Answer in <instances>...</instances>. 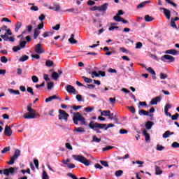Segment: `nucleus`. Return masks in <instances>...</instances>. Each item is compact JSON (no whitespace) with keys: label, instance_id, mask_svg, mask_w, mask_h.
Listing matches in <instances>:
<instances>
[{"label":"nucleus","instance_id":"nucleus-1","mask_svg":"<svg viewBox=\"0 0 179 179\" xmlns=\"http://www.w3.org/2000/svg\"><path fill=\"white\" fill-rule=\"evenodd\" d=\"M32 104L30 103L27 106V113H24L23 117L24 119H34L36 118V110L31 108Z\"/></svg>","mask_w":179,"mask_h":179},{"label":"nucleus","instance_id":"nucleus-2","mask_svg":"<svg viewBox=\"0 0 179 179\" xmlns=\"http://www.w3.org/2000/svg\"><path fill=\"white\" fill-rule=\"evenodd\" d=\"M73 124H76V125L78 124V122H80L81 124L86 125L85 119L80 113L74 114L73 117Z\"/></svg>","mask_w":179,"mask_h":179},{"label":"nucleus","instance_id":"nucleus-3","mask_svg":"<svg viewBox=\"0 0 179 179\" xmlns=\"http://www.w3.org/2000/svg\"><path fill=\"white\" fill-rule=\"evenodd\" d=\"M72 157L74 160L80 163H83L86 166H89L90 165L91 162L89 159H86L83 155H73Z\"/></svg>","mask_w":179,"mask_h":179},{"label":"nucleus","instance_id":"nucleus-4","mask_svg":"<svg viewBox=\"0 0 179 179\" xmlns=\"http://www.w3.org/2000/svg\"><path fill=\"white\" fill-rule=\"evenodd\" d=\"M89 126L92 129L95 130V128L103 129L106 127V124H99L98 122H94V121H91Z\"/></svg>","mask_w":179,"mask_h":179},{"label":"nucleus","instance_id":"nucleus-5","mask_svg":"<svg viewBox=\"0 0 179 179\" xmlns=\"http://www.w3.org/2000/svg\"><path fill=\"white\" fill-rule=\"evenodd\" d=\"M59 120H64L65 122L68 121V118L69 117V115L68 113H66V111L59 109V115H58Z\"/></svg>","mask_w":179,"mask_h":179},{"label":"nucleus","instance_id":"nucleus-6","mask_svg":"<svg viewBox=\"0 0 179 179\" xmlns=\"http://www.w3.org/2000/svg\"><path fill=\"white\" fill-rule=\"evenodd\" d=\"M161 59L164 62H167L166 60H168V62H169V63L174 62L175 60H176V59L173 56H170V55H165L162 56Z\"/></svg>","mask_w":179,"mask_h":179},{"label":"nucleus","instance_id":"nucleus-7","mask_svg":"<svg viewBox=\"0 0 179 179\" xmlns=\"http://www.w3.org/2000/svg\"><path fill=\"white\" fill-rule=\"evenodd\" d=\"M34 50L36 54H44L45 50L41 43H37L34 47Z\"/></svg>","mask_w":179,"mask_h":179},{"label":"nucleus","instance_id":"nucleus-8","mask_svg":"<svg viewBox=\"0 0 179 179\" xmlns=\"http://www.w3.org/2000/svg\"><path fill=\"white\" fill-rule=\"evenodd\" d=\"M109 3H104L101 6H99L98 12L105 14L107 9H108Z\"/></svg>","mask_w":179,"mask_h":179},{"label":"nucleus","instance_id":"nucleus-9","mask_svg":"<svg viewBox=\"0 0 179 179\" xmlns=\"http://www.w3.org/2000/svg\"><path fill=\"white\" fill-rule=\"evenodd\" d=\"M162 101V96H157L154 99H152V100L150 102V104L151 106H156L158 103L161 102Z\"/></svg>","mask_w":179,"mask_h":179},{"label":"nucleus","instance_id":"nucleus-10","mask_svg":"<svg viewBox=\"0 0 179 179\" xmlns=\"http://www.w3.org/2000/svg\"><path fill=\"white\" fill-rule=\"evenodd\" d=\"M32 29H33L32 25H31V24L28 25V26L27 27V30L24 31L22 32V34L21 35H20L19 36H17V37H19V38H23V37H24V34H27L28 32H29V33H31V31H32Z\"/></svg>","mask_w":179,"mask_h":179},{"label":"nucleus","instance_id":"nucleus-11","mask_svg":"<svg viewBox=\"0 0 179 179\" xmlns=\"http://www.w3.org/2000/svg\"><path fill=\"white\" fill-rule=\"evenodd\" d=\"M13 134L12 129L10 127L6 126L5 130H4V134L6 136H11Z\"/></svg>","mask_w":179,"mask_h":179},{"label":"nucleus","instance_id":"nucleus-12","mask_svg":"<svg viewBox=\"0 0 179 179\" xmlns=\"http://www.w3.org/2000/svg\"><path fill=\"white\" fill-rule=\"evenodd\" d=\"M66 90L67 92L70 93V94H76V89L74 88L73 86H71L70 85L66 86Z\"/></svg>","mask_w":179,"mask_h":179},{"label":"nucleus","instance_id":"nucleus-13","mask_svg":"<svg viewBox=\"0 0 179 179\" xmlns=\"http://www.w3.org/2000/svg\"><path fill=\"white\" fill-rule=\"evenodd\" d=\"M160 9L164 10V15H165L166 18L168 20H170V17H171L170 11L164 8H161Z\"/></svg>","mask_w":179,"mask_h":179},{"label":"nucleus","instance_id":"nucleus-14","mask_svg":"<svg viewBox=\"0 0 179 179\" xmlns=\"http://www.w3.org/2000/svg\"><path fill=\"white\" fill-rule=\"evenodd\" d=\"M118 29H119V27L117 26V24H116V23H112V24H110V26L109 28H108V30H109L110 31H114V30L117 31Z\"/></svg>","mask_w":179,"mask_h":179},{"label":"nucleus","instance_id":"nucleus-15","mask_svg":"<svg viewBox=\"0 0 179 179\" xmlns=\"http://www.w3.org/2000/svg\"><path fill=\"white\" fill-rule=\"evenodd\" d=\"M155 174L156 176H161L163 173V171H162L160 166L155 165Z\"/></svg>","mask_w":179,"mask_h":179},{"label":"nucleus","instance_id":"nucleus-16","mask_svg":"<svg viewBox=\"0 0 179 179\" xmlns=\"http://www.w3.org/2000/svg\"><path fill=\"white\" fill-rule=\"evenodd\" d=\"M150 3V1H143L141 3L138 4L136 8L137 9H141V8H144L147 3Z\"/></svg>","mask_w":179,"mask_h":179},{"label":"nucleus","instance_id":"nucleus-17","mask_svg":"<svg viewBox=\"0 0 179 179\" xmlns=\"http://www.w3.org/2000/svg\"><path fill=\"white\" fill-rule=\"evenodd\" d=\"M8 91L11 94L20 95V94L19 90H14V89H12V88H10L9 90H8Z\"/></svg>","mask_w":179,"mask_h":179},{"label":"nucleus","instance_id":"nucleus-18","mask_svg":"<svg viewBox=\"0 0 179 179\" xmlns=\"http://www.w3.org/2000/svg\"><path fill=\"white\" fill-rule=\"evenodd\" d=\"M58 96L57 95H52L51 96H50L49 98H46L45 101V103H48L50 101H52L54 99H58Z\"/></svg>","mask_w":179,"mask_h":179},{"label":"nucleus","instance_id":"nucleus-19","mask_svg":"<svg viewBox=\"0 0 179 179\" xmlns=\"http://www.w3.org/2000/svg\"><path fill=\"white\" fill-rule=\"evenodd\" d=\"M113 20L115 21V22H122L123 24H127L128 22L123 19V18H117V17H113Z\"/></svg>","mask_w":179,"mask_h":179},{"label":"nucleus","instance_id":"nucleus-20","mask_svg":"<svg viewBox=\"0 0 179 179\" xmlns=\"http://www.w3.org/2000/svg\"><path fill=\"white\" fill-rule=\"evenodd\" d=\"M20 153H21L20 150L19 149H16L15 152H14V155L12 157L17 159L18 157L20 156Z\"/></svg>","mask_w":179,"mask_h":179},{"label":"nucleus","instance_id":"nucleus-21","mask_svg":"<svg viewBox=\"0 0 179 179\" xmlns=\"http://www.w3.org/2000/svg\"><path fill=\"white\" fill-rule=\"evenodd\" d=\"M75 35L72 34L71 35L70 38L69 39V41L70 42L71 44H76L78 42L76 40L74 39Z\"/></svg>","mask_w":179,"mask_h":179},{"label":"nucleus","instance_id":"nucleus-22","mask_svg":"<svg viewBox=\"0 0 179 179\" xmlns=\"http://www.w3.org/2000/svg\"><path fill=\"white\" fill-rule=\"evenodd\" d=\"M73 132L84 133L85 129L83 127H74Z\"/></svg>","mask_w":179,"mask_h":179},{"label":"nucleus","instance_id":"nucleus-23","mask_svg":"<svg viewBox=\"0 0 179 179\" xmlns=\"http://www.w3.org/2000/svg\"><path fill=\"white\" fill-rule=\"evenodd\" d=\"M154 125L153 122L148 121L147 123H145V129L148 130H150L152 128V126Z\"/></svg>","mask_w":179,"mask_h":179},{"label":"nucleus","instance_id":"nucleus-24","mask_svg":"<svg viewBox=\"0 0 179 179\" xmlns=\"http://www.w3.org/2000/svg\"><path fill=\"white\" fill-rule=\"evenodd\" d=\"M143 135L145 136V141L148 142L150 141V135L146 130L143 131Z\"/></svg>","mask_w":179,"mask_h":179},{"label":"nucleus","instance_id":"nucleus-25","mask_svg":"<svg viewBox=\"0 0 179 179\" xmlns=\"http://www.w3.org/2000/svg\"><path fill=\"white\" fill-rule=\"evenodd\" d=\"M165 54H170L173 55H176L178 54V51L175 50H166Z\"/></svg>","mask_w":179,"mask_h":179},{"label":"nucleus","instance_id":"nucleus-26","mask_svg":"<svg viewBox=\"0 0 179 179\" xmlns=\"http://www.w3.org/2000/svg\"><path fill=\"white\" fill-rule=\"evenodd\" d=\"M90 74H91L92 78H95V77L99 78L100 76V74H99L96 71H93L91 73L90 72Z\"/></svg>","mask_w":179,"mask_h":179},{"label":"nucleus","instance_id":"nucleus-27","mask_svg":"<svg viewBox=\"0 0 179 179\" xmlns=\"http://www.w3.org/2000/svg\"><path fill=\"white\" fill-rule=\"evenodd\" d=\"M54 34V31H45V34H43V38H47L48 36H52Z\"/></svg>","mask_w":179,"mask_h":179},{"label":"nucleus","instance_id":"nucleus-28","mask_svg":"<svg viewBox=\"0 0 179 179\" xmlns=\"http://www.w3.org/2000/svg\"><path fill=\"white\" fill-rule=\"evenodd\" d=\"M59 73H57V72H52V78L55 80H57V79H59Z\"/></svg>","mask_w":179,"mask_h":179},{"label":"nucleus","instance_id":"nucleus-29","mask_svg":"<svg viewBox=\"0 0 179 179\" xmlns=\"http://www.w3.org/2000/svg\"><path fill=\"white\" fill-rule=\"evenodd\" d=\"M144 20L145 22H152L155 19L152 17L147 15L144 17Z\"/></svg>","mask_w":179,"mask_h":179},{"label":"nucleus","instance_id":"nucleus-30","mask_svg":"<svg viewBox=\"0 0 179 179\" xmlns=\"http://www.w3.org/2000/svg\"><path fill=\"white\" fill-rule=\"evenodd\" d=\"M49 9L55 10V11L57 12L60 9V6L59 4H57L55 7L49 6Z\"/></svg>","mask_w":179,"mask_h":179},{"label":"nucleus","instance_id":"nucleus-31","mask_svg":"<svg viewBox=\"0 0 179 179\" xmlns=\"http://www.w3.org/2000/svg\"><path fill=\"white\" fill-rule=\"evenodd\" d=\"M31 81L34 83H38L39 81V79L37 76H31Z\"/></svg>","mask_w":179,"mask_h":179},{"label":"nucleus","instance_id":"nucleus-32","mask_svg":"<svg viewBox=\"0 0 179 179\" xmlns=\"http://www.w3.org/2000/svg\"><path fill=\"white\" fill-rule=\"evenodd\" d=\"M22 27V23L20 22H17L15 24V32H18L20 28Z\"/></svg>","mask_w":179,"mask_h":179},{"label":"nucleus","instance_id":"nucleus-33","mask_svg":"<svg viewBox=\"0 0 179 179\" xmlns=\"http://www.w3.org/2000/svg\"><path fill=\"white\" fill-rule=\"evenodd\" d=\"M138 115H144V116H148L149 113L148 111H145L144 110H141L140 112H138Z\"/></svg>","mask_w":179,"mask_h":179},{"label":"nucleus","instance_id":"nucleus-34","mask_svg":"<svg viewBox=\"0 0 179 179\" xmlns=\"http://www.w3.org/2000/svg\"><path fill=\"white\" fill-rule=\"evenodd\" d=\"M110 115V110H103V113H101V116L108 117Z\"/></svg>","mask_w":179,"mask_h":179},{"label":"nucleus","instance_id":"nucleus-35","mask_svg":"<svg viewBox=\"0 0 179 179\" xmlns=\"http://www.w3.org/2000/svg\"><path fill=\"white\" fill-rule=\"evenodd\" d=\"M113 148H114L113 146H112V145H108V146H106V147H105V148H102V151H103V152H106V151H107V150H113Z\"/></svg>","mask_w":179,"mask_h":179},{"label":"nucleus","instance_id":"nucleus-36","mask_svg":"<svg viewBox=\"0 0 179 179\" xmlns=\"http://www.w3.org/2000/svg\"><path fill=\"white\" fill-rule=\"evenodd\" d=\"M54 62L51 60H48L45 62V66L48 67L53 66Z\"/></svg>","mask_w":179,"mask_h":179},{"label":"nucleus","instance_id":"nucleus-37","mask_svg":"<svg viewBox=\"0 0 179 179\" xmlns=\"http://www.w3.org/2000/svg\"><path fill=\"white\" fill-rule=\"evenodd\" d=\"M39 34H40V31L38 29H36L34 31V39H37Z\"/></svg>","mask_w":179,"mask_h":179},{"label":"nucleus","instance_id":"nucleus-38","mask_svg":"<svg viewBox=\"0 0 179 179\" xmlns=\"http://www.w3.org/2000/svg\"><path fill=\"white\" fill-rule=\"evenodd\" d=\"M101 141V138H98L96 136H93L92 137V142H95L99 143Z\"/></svg>","mask_w":179,"mask_h":179},{"label":"nucleus","instance_id":"nucleus-39","mask_svg":"<svg viewBox=\"0 0 179 179\" xmlns=\"http://www.w3.org/2000/svg\"><path fill=\"white\" fill-rule=\"evenodd\" d=\"M94 110V108H92L91 106H88L87 108H85L84 111L87 113H90L92 111Z\"/></svg>","mask_w":179,"mask_h":179},{"label":"nucleus","instance_id":"nucleus-40","mask_svg":"<svg viewBox=\"0 0 179 179\" xmlns=\"http://www.w3.org/2000/svg\"><path fill=\"white\" fill-rule=\"evenodd\" d=\"M124 172L122 170H119V171H117L115 173V176L117 177H120V176H122L123 175Z\"/></svg>","mask_w":179,"mask_h":179},{"label":"nucleus","instance_id":"nucleus-41","mask_svg":"<svg viewBox=\"0 0 179 179\" xmlns=\"http://www.w3.org/2000/svg\"><path fill=\"white\" fill-rule=\"evenodd\" d=\"M1 37L4 41H9V36L6 33L4 35H1Z\"/></svg>","mask_w":179,"mask_h":179},{"label":"nucleus","instance_id":"nucleus-42","mask_svg":"<svg viewBox=\"0 0 179 179\" xmlns=\"http://www.w3.org/2000/svg\"><path fill=\"white\" fill-rule=\"evenodd\" d=\"M29 59V57L27 55H23L20 58V62H24L25 61H27Z\"/></svg>","mask_w":179,"mask_h":179},{"label":"nucleus","instance_id":"nucleus-43","mask_svg":"<svg viewBox=\"0 0 179 179\" xmlns=\"http://www.w3.org/2000/svg\"><path fill=\"white\" fill-rule=\"evenodd\" d=\"M83 79L87 83H92V80L91 78H88L87 77H85V76H83Z\"/></svg>","mask_w":179,"mask_h":179},{"label":"nucleus","instance_id":"nucleus-44","mask_svg":"<svg viewBox=\"0 0 179 179\" xmlns=\"http://www.w3.org/2000/svg\"><path fill=\"white\" fill-rule=\"evenodd\" d=\"M171 136V132L169 131H166L164 134H163V138H167Z\"/></svg>","mask_w":179,"mask_h":179},{"label":"nucleus","instance_id":"nucleus-45","mask_svg":"<svg viewBox=\"0 0 179 179\" xmlns=\"http://www.w3.org/2000/svg\"><path fill=\"white\" fill-rule=\"evenodd\" d=\"M156 150L157 151H162L164 150V146L161 145H157Z\"/></svg>","mask_w":179,"mask_h":179},{"label":"nucleus","instance_id":"nucleus-46","mask_svg":"<svg viewBox=\"0 0 179 179\" xmlns=\"http://www.w3.org/2000/svg\"><path fill=\"white\" fill-rule=\"evenodd\" d=\"M21 49H22L20 45H17V46H14L13 48V50L14 52H17Z\"/></svg>","mask_w":179,"mask_h":179},{"label":"nucleus","instance_id":"nucleus-47","mask_svg":"<svg viewBox=\"0 0 179 179\" xmlns=\"http://www.w3.org/2000/svg\"><path fill=\"white\" fill-rule=\"evenodd\" d=\"M124 13L122 11V10H119V11H117V13L116 14V15L115 16H114V17H117V19H120V18H121L120 17V15H124Z\"/></svg>","mask_w":179,"mask_h":179},{"label":"nucleus","instance_id":"nucleus-48","mask_svg":"<svg viewBox=\"0 0 179 179\" xmlns=\"http://www.w3.org/2000/svg\"><path fill=\"white\" fill-rule=\"evenodd\" d=\"M0 60H1V63H3V64H6L8 62V59L6 56H2L0 59Z\"/></svg>","mask_w":179,"mask_h":179},{"label":"nucleus","instance_id":"nucleus-49","mask_svg":"<svg viewBox=\"0 0 179 179\" xmlns=\"http://www.w3.org/2000/svg\"><path fill=\"white\" fill-rule=\"evenodd\" d=\"M171 117L172 120L176 121L179 117V115H178V113H176L175 115H171Z\"/></svg>","mask_w":179,"mask_h":179},{"label":"nucleus","instance_id":"nucleus-50","mask_svg":"<svg viewBox=\"0 0 179 179\" xmlns=\"http://www.w3.org/2000/svg\"><path fill=\"white\" fill-rule=\"evenodd\" d=\"M54 87V83L53 82H50L48 84V90H51L52 87Z\"/></svg>","mask_w":179,"mask_h":179},{"label":"nucleus","instance_id":"nucleus-51","mask_svg":"<svg viewBox=\"0 0 179 179\" xmlns=\"http://www.w3.org/2000/svg\"><path fill=\"white\" fill-rule=\"evenodd\" d=\"M10 150V148L8 146V147H6L4 148V149H3V150H1V153L2 154H5L6 152H8Z\"/></svg>","mask_w":179,"mask_h":179},{"label":"nucleus","instance_id":"nucleus-52","mask_svg":"<svg viewBox=\"0 0 179 179\" xmlns=\"http://www.w3.org/2000/svg\"><path fill=\"white\" fill-rule=\"evenodd\" d=\"M168 78L167 74L161 73V74H159V78L161 79H166Z\"/></svg>","mask_w":179,"mask_h":179},{"label":"nucleus","instance_id":"nucleus-53","mask_svg":"<svg viewBox=\"0 0 179 179\" xmlns=\"http://www.w3.org/2000/svg\"><path fill=\"white\" fill-rule=\"evenodd\" d=\"M100 163L105 167H109L108 163L106 161L101 160L100 161Z\"/></svg>","mask_w":179,"mask_h":179},{"label":"nucleus","instance_id":"nucleus-54","mask_svg":"<svg viewBox=\"0 0 179 179\" xmlns=\"http://www.w3.org/2000/svg\"><path fill=\"white\" fill-rule=\"evenodd\" d=\"M120 50L124 54H129V51L126 50L124 48H120Z\"/></svg>","mask_w":179,"mask_h":179},{"label":"nucleus","instance_id":"nucleus-55","mask_svg":"<svg viewBox=\"0 0 179 179\" xmlns=\"http://www.w3.org/2000/svg\"><path fill=\"white\" fill-rule=\"evenodd\" d=\"M17 159L13 158V157L10 159V161L8 162V164L13 165Z\"/></svg>","mask_w":179,"mask_h":179},{"label":"nucleus","instance_id":"nucleus-56","mask_svg":"<svg viewBox=\"0 0 179 179\" xmlns=\"http://www.w3.org/2000/svg\"><path fill=\"white\" fill-rule=\"evenodd\" d=\"M143 46V44L141 42H137L136 43V49H141Z\"/></svg>","mask_w":179,"mask_h":179},{"label":"nucleus","instance_id":"nucleus-57","mask_svg":"<svg viewBox=\"0 0 179 179\" xmlns=\"http://www.w3.org/2000/svg\"><path fill=\"white\" fill-rule=\"evenodd\" d=\"M147 71H148V73H151L152 75H155L156 74L155 71L150 67L147 69Z\"/></svg>","mask_w":179,"mask_h":179},{"label":"nucleus","instance_id":"nucleus-58","mask_svg":"<svg viewBox=\"0 0 179 179\" xmlns=\"http://www.w3.org/2000/svg\"><path fill=\"white\" fill-rule=\"evenodd\" d=\"M27 42L26 41H20V47L21 48H24L26 46Z\"/></svg>","mask_w":179,"mask_h":179},{"label":"nucleus","instance_id":"nucleus-59","mask_svg":"<svg viewBox=\"0 0 179 179\" xmlns=\"http://www.w3.org/2000/svg\"><path fill=\"white\" fill-rule=\"evenodd\" d=\"M127 133H128V131L126 129H121L120 130V134L121 135H124V134H127Z\"/></svg>","mask_w":179,"mask_h":179},{"label":"nucleus","instance_id":"nucleus-60","mask_svg":"<svg viewBox=\"0 0 179 179\" xmlns=\"http://www.w3.org/2000/svg\"><path fill=\"white\" fill-rule=\"evenodd\" d=\"M172 148H179V143L177 142H173L172 143Z\"/></svg>","mask_w":179,"mask_h":179},{"label":"nucleus","instance_id":"nucleus-61","mask_svg":"<svg viewBox=\"0 0 179 179\" xmlns=\"http://www.w3.org/2000/svg\"><path fill=\"white\" fill-rule=\"evenodd\" d=\"M176 21H173V20H171V27H173V28H176V29H178L176 24Z\"/></svg>","mask_w":179,"mask_h":179},{"label":"nucleus","instance_id":"nucleus-62","mask_svg":"<svg viewBox=\"0 0 179 179\" xmlns=\"http://www.w3.org/2000/svg\"><path fill=\"white\" fill-rule=\"evenodd\" d=\"M127 108L131 113H134L136 112V110L133 106L127 107Z\"/></svg>","mask_w":179,"mask_h":179},{"label":"nucleus","instance_id":"nucleus-63","mask_svg":"<svg viewBox=\"0 0 179 179\" xmlns=\"http://www.w3.org/2000/svg\"><path fill=\"white\" fill-rule=\"evenodd\" d=\"M27 92H29L31 96H34V91H33V88H31V87H28V88H27Z\"/></svg>","mask_w":179,"mask_h":179},{"label":"nucleus","instance_id":"nucleus-64","mask_svg":"<svg viewBox=\"0 0 179 179\" xmlns=\"http://www.w3.org/2000/svg\"><path fill=\"white\" fill-rule=\"evenodd\" d=\"M42 177H43V179H48L49 178V177L45 171H43Z\"/></svg>","mask_w":179,"mask_h":179}]
</instances>
